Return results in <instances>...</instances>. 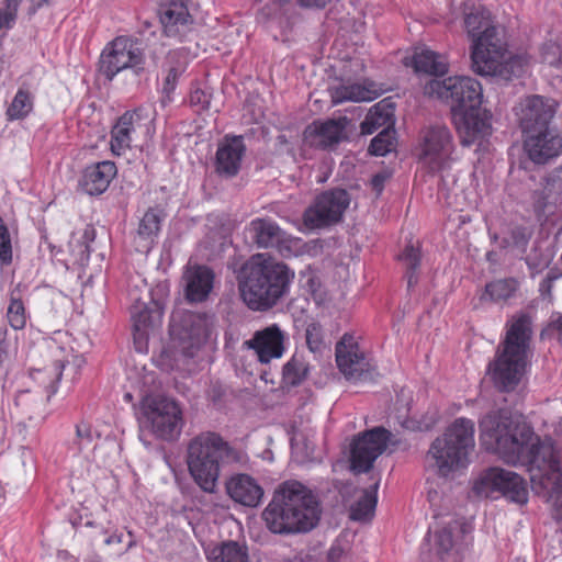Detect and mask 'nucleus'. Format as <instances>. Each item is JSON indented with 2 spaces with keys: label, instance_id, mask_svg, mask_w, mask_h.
<instances>
[{
  "label": "nucleus",
  "instance_id": "obj_1",
  "mask_svg": "<svg viewBox=\"0 0 562 562\" xmlns=\"http://www.w3.org/2000/svg\"><path fill=\"white\" fill-rule=\"evenodd\" d=\"M479 427L482 445L504 462L526 467L535 492L551 503L562 520V467L553 440L540 439L507 409L486 414Z\"/></svg>",
  "mask_w": 562,
  "mask_h": 562
},
{
  "label": "nucleus",
  "instance_id": "obj_51",
  "mask_svg": "<svg viewBox=\"0 0 562 562\" xmlns=\"http://www.w3.org/2000/svg\"><path fill=\"white\" fill-rule=\"evenodd\" d=\"M289 0H265V5L261 8V14L271 18L277 15L284 3Z\"/></svg>",
  "mask_w": 562,
  "mask_h": 562
},
{
  "label": "nucleus",
  "instance_id": "obj_57",
  "mask_svg": "<svg viewBox=\"0 0 562 562\" xmlns=\"http://www.w3.org/2000/svg\"><path fill=\"white\" fill-rule=\"evenodd\" d=\"M13 14L14 13L8 9L5 11L0 10V29L9 24V22L13 19Z\"/></svg>",
  "mask_w": 562,
  "mask_h": 562
},
{
  "label": "nucleus",
  "instance_id": "obj_25",
  "mask_svg": "<svg viewBox=\"0 0 562 562\" xmlns=\"http://www.w3.org/2000/svg\"><path fill=\"white\" fill-rule=\"evenodd\" d=\"M187 322L192 326L190 331L184 329L183 331L177 333L175 326H172L171 335H178V342L173 338V347L179 349V352L183 357L191 358L203 345L209 334L205 321L202 317L189 314Z\"/></svg>",
  "mask_w": 562,
  "mask_h": 562
},
{
  "label": "nucleus",
  "instance_id": "obj_9",
  "mask_svg": "<svg viewBox=\"0 0 562 562\" xmlns=\"http://www.w3.org/2000/svg\"><path fill=\"white\" fill-rule=\"evenodd\" d=\"M473 492L481 497H504L510 503L525 505L528 502V486L522 476L498 467L483 471L473 484Z\"/></svg>",
  "mask_w": 562,
  "mask_h": 562
},
{
  "label": "nucleus",
  "instance_id": "obj_43",
  "mask_svg": "<svg viewBox=\"0 0 562 562\" xmlns=\"http://www.w3.org/2000/svg\"><path fill=\"white\" fill-rule=\"evenodd\" d=\"M7 317L10 326L13 329L18 330L25 327L26 313L21 300L11 297L10 304L8 306Z\"/></svg>",
  "mask_w": 562,
  "mask_h": 562
},
{
  "label": "nucleus",
  "instance_id": "obj_41",
  "mask_svg": "<svg viewBox=\"0 0 562 562\" xmlns=\"http://www.w3.org/2000/svg\"><path fill=\"white\" fill-rule=\"evenodd\" d=\"M395 131L382 130L372 140L369 146V153L374 156H385L391 153L395 147Z\"/></svg>",
  "mask_w": 562,
  "mask_h": 562
},
{
  "label": "nucleus",
  "instance_id": "obj_27",
  "mask_svg": "<svg viewBox=\"0 0 562 562\" xmlns=\"http://www.w3.org/2000/svg\"><path fill=\"white\" fill-rule=\"evenodd\" d=\"M463 14L464 29L471 44L475 43L476 38L499 29L494 24L491 12L480 4L465 2Z\"/></svg>",
  "mask_w": 562,
  "mask_h": 562
},
{
  "label": "nucleus",
  "instance_id": "obj_42",
  "mask_svg": "<svg viewBox=\"0 0 562 562\" xmlns=\"http://www.w3.org/2000/svg\"><path fill=\"white\" fill-rule=\"evenodd\" d=\"M32 108L33 103L30 93L19 90L8 109V115L12 120H19L26 116Z\"/></svg>",
  "mask_w": 562,
  "mask_h": 562
},
{
  "label": "nucleus",
  "instance_id": "obj_62",
  "mask_svg": "<svg viewBox=\"0 0 562 562\" xmlns=\"http://www.w3.org/2000/svg\"><path fill=\"white\" fill-rule=\"evenodd\" d=\"M291 446L293 449H296L299 447V437L296 435L292 437Z\"/></svg>",
  "mask_w": 562,
  "mask_h": 562
},
{
  "label": "nucleus",
  "instance_id": "obj_16",
  "mask_svg": "<svg viewBox=\"0 0 562 562\" xmlns=\"http://www.w3.org/2000/svg\"><path fill=\"white\" fill-rule=\"evenodd\" d=\"M462 146L481 147L493 134L492 115L481 106L452 115Z\"/></svg>",
  "mask_w": 562,
  "mask_h": 562
},
{
  "label": "nucleus",
  "instance_id": "obj_46",
  "mask_svg": "<svg viewBox=\"0 0 562 562\" xmlns=\"http://www.w3.org/2000/svg\"><path fill=\"white\" fill-rule=\"evenodd\" d=\"M0 261L2 265L12 262V245L9 231L0 218Z\"/></svg>",
  "mask_w": 562,
  "mask_h": 562
},
{
  "label": "nucleus",
  "instance_id": "obj_15",
  "mask_svg": "<svg viewBox=\"0 0 562 562\" xmlns=\"http://www.w3.org/2000/svg\"><path fill=\"white\" fill-rule=\"evenodd\" d=\"M390 432L376 427L358 436L351 445L350 465L356 473H364L371 470L374 461L386 449Z\"/></svg>",
  "mask_w": 562,
  "mask_h": 562
},
{
  "label": "nucleus",
  "instance_id": "obj_10",
  "mask_svg": "<svg viewBox=\"0 0 562 562\" xmlns=\"http://www.w3.org/2000/svg\"><path fill=\"white\" fill-rule=\"evenodd\" d=\"M144 424L153 435L166 441L176 440L183 428V412L172 398L148 397L143 403Z\"/></svg>",
  "mask_w": 562,
  "mask_h": 562
},
{
  "label": "nucleus",
  "instance_id": "obj_61",
  "mask_svg": "<svg viewBox=\"0 0 562 562\" xmlns=\"http://www.w3.org/2000/svg\"><path fill=\"white\" fill-rule=\"evenodd\" d=\"M33 5L35 7H42L44 4L50 3L53 0H31Z\"/></svg>",
  "mask_w": 562,
  "mask_h": 562
},
{
  "label": "nucleus",
  "instance_id": "obj_53",
  "mask_svg": "<svg viewBox=\"0 0 562 562\" xmlns=\"http://www.w3.org/2000/svg\"><path fill=\"white\" fill-rule=\"evenodd\" d=\"M190 102L195 105H201L202 108H205L209 105L207 95L204 93V91H202L200 89H195L191 92Z\"/></svg>",
  "mask_w": 562,
  "mask_h": 562
},
{
  "label": "nucleus",
  "instance_id": "obj_37",
  "mask_svg": "<svg viewBox=\"0 0 562 562\" xmlns=\"http://www.w3.org/2000/svg\"><path fill=\"white\" fill-rule=\"evenodd\" d=\"M519 289V281L516 278L494 280L485 285L482 300L493 303H504L514 297Z\"/></svg>",
  "mask_w": 562,
  "mask_h": 562
},
{
  "label": "nucleus",
  "instance_id": "obj_6",
  "mask_svg": "<svg viewBox=\"0 0 562 562\" xmlns=\"http://www.w3.org/2000/svg\"><path fill=\"white\" fill-rule=\"evenodd\" d=\"M473 70L482 76H496L505 80L520 76L529 65L525 55L508 50L503 31L498 29L470 45Z\"/></svg>",
  "mask_w": 562,
  "mask_h": 562
},
{
  "label": "nucleus",
  "instance_id": "obj_31",
  "mask_svg": "<svg viewBox=\"0 0 562 562\" xmlns=\"http://www.w3.org/2000/svg\"><path fill=\"white\" fill-rule=\"evenodd\" d=\"M394 103L389 99H383L375 103L366 115L361 123V133L366 135L373 134L376 130H393L394 125Z\"/></svg>",
  "mask_w": 562,
  "mask_h": 562
},
{
  "label": "nucleus",
  "instance_id": "obj_24",
  "mask_svg": "<svg viewBox=\"0 0 562 562\" xmlns=\"http://www.w3.org/2000/svg\"><path fill=\"white\" fill-rule=\"evenodd\" d=\"M533 209L544 218L562 210V180L559 177L552 175L544 179L542 188L533 194Z\"/></svg>",
  "mask_w": 562,
  "mask_h": 562
},
{
  "label": "nucleus",
  "instance_id": "obj_49",
  "mask_svg": "<svg viewBox=\"0 0 562 562\" xmlns=\"http://www.w3.org/2000/svg\"><path fill=\"white\" fill-rule=\"evenodd\" d=\"M306 344L311 351L316 352L319 351L323 345L321 328L316 324H311L306 328Z\"/></svg>",
  "mask_w": 562,
  "mask_h": 562
},
{
  "label": "nucleus",
  "instance_id": "obj_44",
  "mask_svg": "<svg viewBox=\"0 0 562 562\" xmlns=\"http://www.w3.org/2000/svg\"><path fill=\"white\" fill-rule=\"evenodd\" d=\"M542 63L558 71L562 72V47L555 43H548L541 50Z\"/></svg>",
  "mask_w": 562,
  "mask_h": 562
},
{
  "label": "nucleus",
  "instance_id": "obj_40",
  "mask_svg": "<svg viewBox=\"0 0 562 562\" xmlns=\"http://www.w3.org/2000/svg\"><path fill=\"white\" fill-rule=\"evenodd\" d=\"M400 259L405 263L407 268V286L412 288L417 283V276L415 272L419 267L420 262L419 248L414 246L413 244L407 245L402 255L400 256Z\"/></svg>",
  "mask_w": 562,
  "mask_h": 562
},
{
  "label": "nucleus",
  "instance_id": "obj_11",
  "mask_svg": "<svg viewBox=\"0 0 562 562\" xmlns=\"http://www.w3.org/2000/svg\"><path fill=\"white\" fill-rule=\"evenodd\" d=\"M145 56L137 41L117 36L102 52L100 70L112 80L120 71L132 69L136 75L144 70Z\"/></svg>",
  "mask_w": 562,
  "mask_h": 562
},
{
  "label": "nucleus",
  "instance_id": "obj_59",
  "mask_svg": "<svg viewBox=\"0 0 562 562\" xmlns=\"http://www.w3.org/2000/svg\"><path fill=\"white\" fill-rule=\"evenodd\" d=\"M7 2V9L13 13L18 10L20 0H5Z\"/></svg>",
  "mask_w": 562,
  "mask_h": 562
},
{
  "label": "nucleus",
  "instance_id": "obj_8",
  "mask_svg": "<svg viewBox=\"0 0 562 562\" xmlns=\"http://www.w3.org/2000/svg\"><path fill=\"white\" fill-rule=\"evenodd\" d=\"M425 94L450 101L452 115L481 106L483 91L481 83L471 77L456 76L447 79H431L425 85Z\"/></svg>",
  "mask_w": 562,
  "mask_h": 562
},
{
  "label": "nucleus",
  "instance_id": "obj_60",
  "mask_svg": "<svg viewBox=\"0 0 562 562\" xmlns=\"http://www.w3.org/2000/svg\"><path fill=\"white\" fill-rule=\"evenodd\" d=\"M555 329L562 335V315L553 323Z\"/></svg>",
  "mask_w": 562,
  "mask_h": 562
},
{
  "label": "nucleus",
  "instance_id": "obj_32",
  "mask_svg": "<svg viewBox=\"0 0 562 562\" xmlns=\"http://www.w3.org/2000/svg\"><path fill=\"white\" fill-rule=\"evenodd\" d=\"M187 297L191 302L204 301L213 288V272L202 266L189 269L186 273Z\"/></svg>",
  "mask_w": 562,
  "mask_h": 562
},
{
  "label": "nucleus",
  "instance_id": "obj_38",
  "mask_svg": "<svg viewBox=\"0 0 562 562\" xmlns=\"http://www.w3.org/2000/svg\"><path fill=\"white\" fill-rule=\"evenodd\" d=\"M378 483L370 490H366L360 499L351 507L350 518L352 520L364 521L372 517L376 506Z\"/></svg>",
  "mask_w": 562,
  "mask_h": 562
},
{
  "label": "nucleus",
  "instance_id": "obj_50",
  "mask_svg": "<svg viewBox=\"0 0 562 562\" xmlns=\"http://www.w3.org/2000/svg\"><path fill=\"white\" fill-rule=\"evenodd\" d=\"M184 70V65L183 64H179L177 67H170L169 70H168V74L165 78V82H164V88H162V91L165 93H170L171 91H173L175 87H176V83H177V80H178V77L180 76V74Z\"/></svg>",
  "mask_w": 562,
  "mask_h": 562
},
{
  "label": "nucleus",
  "instance_id": "obj_26",
  "mask_svg": "<svg viewBox=\"0 0 562 562\" xmlns=\"http://www.w3.org/2000/svg\"><path fill=\"white\" fill-rule=\"evenodd\" d=\"M134 344L138 351L146 350L149 334L161 325L162 313L156 308L136 305L132 313Z\"/></svg>",
  "mask_w": 562,
  "mask_h": 562
},
{
  "label": "nucleus",
  "instance_id": "obj_55",
  "mask_svg": "<svg viewBox=\"0 0 562 562\" xmlns=\"http://www.w3.org/2000/svg\"><path fill=\"white\" fill-rule=\"evenodd\" d=\"M76 434H77L78 438H80L82 440L91 441V431H90V427L87 424L77 425Z\"/></svg>",
  "mask_w": 562,
  "mask_h": 562
},
{
  "label": "nucleus",
  "instance_id": "obj_33",
  "mask_svg": "<svg viewBox=\"0 0 562 562\" xmlns=\"http://www.w3.org/2000/svg\"><path fill=\"white\" fill-rule=\"evenodd\" d=\"M204 554L207 562H249L247 547L233 540L209 544Z\"/></svg>",
  "mask_w": 562,
  "mask_h": 562
},
{
  "label": "nucleus",
  "instance_id": "obj_21",
  "mask_svg": "<svg viewBox=\"0 0 562 562\" xmlns=\"http://www.w3.org/2000/svg\"><path fill=\"white\" fill-rule=\"evenodd\" d=\"M525 150L536 164H546L562 151V137L553 127L526 134Z\"/></svg>",
  "mask_w": 562,
  "mask_h": 562
},
{
  "label": "nucleus",
  "instance_id": "obj_2",
  "mask_svg": "<svg viewBox=\"0 0 562 562\" xmlns=\"http://www.w3.org/2000/svg\"><path fill=\"white\" fill-rule=\"evenodd\" d=\"M267 528L273 533L289 535L313 529L319 519V508L313 493L297 481H286L262 513Z\"/></svg>",
  "mask_w": 562,
  "mask_h": 562
},
{
  "label": "nucleus",
  "instance_id": "obj_22",
  "mask_svg": "<svg viewBox=\"0 0 562 562\" xmlns=\"http://www.w3.org/2000/svg\"><path fill=\"white\" fill-rule=\"evenodd\" d=\"M246 147L240 136H226L220 142L215 157V170L224 177L238 173Z\"/></svg>",
  "mask_w": 562,
  "mask_h": 562
},
{
  "label": "nucleus",
  "instance_id": "obj_36",
  "mask_svg": "<svg viewBox=\"0 0 562 562\" xmlns=\"http://www.w3.org/2000/svg\"><path fill=\"white\" fill-rule=\"evenodd\" d=\"M334 103H342L346 101L368 102L379 97L378 90L372 86H363L360 83L340 85L330 90Z\"/></svg>",
  "mask_w": 562,
  "mask_h": 562
},
{
  "label": "nucleus",
  "instance_id": "obj_52",
  "mask_svg": "<svg viewBox=\"0 0 562 562\" xmlns=\"http://www.w3.org/2000/svg\"><path fill=\"white\" fill-rule=\"evenodd\" d=\"M158 364L162 368V370H172L176 367V359H172V351L169 349L164 350L159 358H158Z\"/></svg>",
  "mask_w": 562,
  "mask_h": 562
},
{
  "label": "nucleus",
  "instance_id": "obj_3",
  "mask_svg": "<svg viewBox=\"0 0 562 562\" xmlns=\"http://www.w3.org/2000/svg\"><path fill=\"white\" fill-rule=\"evenodd\" d=\"M294 272L284 263L258 254L241 267L238 288L243 301L254 311H266L286 293Z\"/></svg>",
  "mask_w": 562,
  "mask_h": 562
},
{
  "label": "nucleus",
  "instance_id": "obj_14",
  "mask_svg": "<svg viewBox=\"0 0 562 562\" xmlns=\"http://www.w3.org/2000/svg\"><path fill=\"white\" fill-rule=\"evenodd\" d=\"M346 190L336 189L322 193L304 212V224L308 228H321L339 222L349 206Z\"/></svg>",
  "mask_w": 562,
  "mask_h": 562
},
{
  "label": "nucleus",
  "instance_id": "obj_18",
  "mask_svg": "<svg viewBox=\"0 0 562 562\" xmlns=\"http://www.w3.org/2000/svg\"><path fill=\"white\" fill-rule=\"evenodd\" d=\"M555 108L557 103L552 99H544L540 95L526 98L519 104V112H517L524 134L551 128L550 122L554 116Z\"/></svg>",
  "mask_w": 562,
  "mask_h": 562
},
{
  "label": "nucleus",
  "instance_id": "obj_7",
  "mask_svg": "<svg viewBox=\"0 0 562 562\" xmlns=\"http://www.w3.org/2000/svg\"><path fill=\"white\" fill-rule=\"evenodd\" d=\"M474 446V423L460 417L431 443L428 457L434 460L439 474L447 476L469 465Z\"/></svg>",
  "mask_w": 562,
  "mask_h": 562
},
{
  "label": "nucleus",
  "instance_id": "obj_35",
  "mask_svg": "<svg viewBox=\"0 0 562 562\" xmlns=\"http://www.w3.org/2000/svg\"><path fill=\"white\" fill-rule=\"evenodd\" d=\"M413 67L416 72L442 76L448 71V60L445 55L422 47L415 49Z\"/></svg>",
  "mask_w": 562,
  "mask_h": 562
},
{
  "label": "nucleus",
  "instance_id": "obj_34",
  "mask_svg": "<svg viewBox=\"0 0 562 562\" xmlns=\"http://www.w3.org/2000/svg\"><path fill=\"white\" fill-rule=\"evenodd\" d=\"M135 119H139L137 111L124 113L113 126L111 132V150L114 155H122L130 148Z\"/></svg>",
  "mask_w": 562,
  "mask_h": 562
},
{
  "label": "nucleus",
  "instance_id": "obj_56",
  "mask_svg": "<svg viewBox=\"0 0 562 562\" xmlns=\"http://www.w3.org/2000/svg\"><path fill=\"white\" fill-rule=\"evenodd\" d=\"M330 0H299L303 7L324 8Z\"/></svg>",
  "mask_w": 562,
  "mask_h": 562
},
{
  "label": "nucleus",
  "instance_id": "obj_63",
  "mask_svg": "<svg viewBox=\"0 0 562 562\" xmlns=\"http://www.w3.org/2000/svg\"><path fill=\"white\" fill-rule=\"evenodd\" d=\"M434 424H435V420H432L431 423L426 424V425H424V426H419L418 428H419V429H428V428H430Z\"/></svg>",
  "mask_w": 562,
  "mask_h": 562
},
{
  "label": "nucleus",
  "instance_id": "obj_4",
  "mask_svg": "<svg viewBox=\"0 0 562 562\" xmlns=\"http://www.w3.org/2000/svg\"><path fill=\"white\" fill-rule=\"evenodd\" d=\"M531 318L517 313L506 323V336L495 359L488 366L494 384L502 391H512L520 382L530 358Z\"/></svg>",
  "mask_w": 562,
  "mask_h": 562
},
{
  "label": "nucleus",
  "instance_id": "obj_12",
  "mask_svg": "<svg viewBox=\"0 0 562 562\" xmlns=\"http://www.w3.org/2000/svg\"><path fill=\"white\" fill-rule=\"evenodd\" d=\"M454 151L453 136L443 125L431 126L424 132L419 162L430 172H440L450 167Z\"/></svg>",
  "mask_w": 562,
  "mask_h": 562
},
{
  "label": "nucleus",
  "instance_id": "obj_30",
  "mask_svg": "<svg viewBox=\"0 0 562 562\" xmlns=\"http://www.w3.org/2000/svg\"><path fill=\"white\" fill-rule=\"evenodd\" d=\"M116 175V167L112 161H100L88 166L82 173L80 186L82 190L90 194L103 193L114 176Z\"/></svg>",
  "mask_w": 562,
  "mask_h": 562
},
{
  "label": "nucleus",
  "instance_id": "obj_29",
  "mask_svg": "<svg viewBox=\"0 0 562 562\" xmlns=\"http://www.w3.org/2000/svg\"><path fill=\"white\" fill-rule=\"evenodd\" d=\"M160 22L167 36H178L188 30L192 20L182 0H167L160 7Z\"/></svg>",
  "mask_w": 562,
  "mask_h": 562
},
{
  "label": "nucleus",
  "instance_id": "obj_13",
  "mask_svg": "<svg viewBox=\"0 0 562 562\" xmlns=\"http://www.w3.org/2000/svg\"><path fill=\"white\" fill-rule=\"evenodd\" d=\"M246 232L259 248H274L282 257L290 258L301 252L302 239L288 235L272 220L255 218Z\"/></svg>",
  "mask_w": 562,
  "mask_h": 562
},
{
  "label": "nucleus",
  "instance_id": "obj_23",
  "mask_svg": "<svg viewBox=\"0 0 562 562\" xmlns=\"http://www.w3.org/2000/svg\"><path fill=\"white\" fill-rule=\"evenodd\" d=\"M434 528V546L439 554L448 553L458 546L470 527L452 515L439 518Z\"/></svg>",
  "mask_w": 562,
  "mask_h": 562
},
{
  "label": "nucleus",
  "instance_id": "obj_28",
  "mask_svg": "<svg viewBox=\"0 0 562 562\" xmlns=\"http://www.w3.org/2000/svg\"><path fill=\"white\" fill-rule=\"evenodd\" d=\"M229 497L247 507H256L261 502L263 490L258 482L248 474L232 476L226 484Z\"/></svg>",
  "mask_w": 562,
  "mask_h": 562
},
{
  "label": "nucleus",
  "instance_id": "obj_64",
  "mask_svg": "<svg viewBox=\"0 0 562 562\" xmlns=\"http://www.w3.org/2000/svg\"><path fill=\"white\" fill-rule=\"evenodd\" d=\"M178 55H179V53H178V52H172V53H170L169 58H175V57H177Z\"/></svg>",
  "mask_w": 562,
  "mask_h": 562
},
{
  "label": "nucleus",
  "instance_id": "obj_47",
  "mask_svg": "<svg viewBox=\"0 0 562 562\" xmlns=\"http://www.w3.org/2000/svg\"><path fill=\"white\" fill-rule=\"evenodd\" d=\"M562 277V272L557 269V268H552L550 269L544 279L540 282L539 284V292H540V295L543 297V299H547L549 301L552 300V289H553V284L555 281H558L560 278Z\"/></svg>",
  "mask_w": 562,
  "mask_h": 562
},
{
  "label": "nucleus",
  "instance_id": "obj_19",
  "mask_svg": "<svg viewBox=\"0 0 562 562\" xmlns=\"http://www.w3.org/2000/svg\"><path fill=\"white\" fill-rule=\"evenodd\" d=\"M285 334L279 325L272 324L261 330H257L252 338L244 341V347L255 351L261 363H269L279 359L285 351Z\"/></svg>",
  "mask_w": 562,
  "mask_h": 562
},
{
  "label": "nucleus",
  "instance_id": "obj_5",
  "mask_svg": "<svg viewBox=\"0 0 562 562\" xmlns=\"http://www.w3.org/2000/svg\"><path fill=\"white\" fill-rule=\"evenodd\" d=\"M243 453L215 431H202L187 445L189 473L206 493L215 492L222 463L240 462Z\"/></svg>",
  "mask_w": 562,
  "mask_h": 562
},
{
  "label": "nucleus",
  "instance_id": "obj_54",
  "mask_svg": "<svg viewBox=\"0 0 562 562\" xmlns=\"http://www.w3.org/2000/svg\"><path fill=\"white\" fill-rule=\"evenodd\" d=\"M65 360L64 359H57L55 361V364H54V380L50 382V386L55 387V384L57 385V383L59 382L60 378H61V374H63V370L65 368Z\"/></svg>",
  "mask_w": 562,
  "mask_h": 562
},
{
  "label": "nucleus",
  "instance_id": "obj_39",
  "mask_svg": "<svg viewBox=\"0 0 562 562\" xmlns=\"http://www.w3.org/2000/svg\"><path fill=\"white\" fill-rule=\"evenodd\" d=\"M161 220L162 216L160 211L149 209L140 220L137 229L138 236L148 243H153L154 237L157 236L160 229Z\"/></svg>",
  "mask_w": 562,
  "mask_h": 562
},
{
  "label": "nucleus",
  "instance_id": "obj_45",
  "mask_svg": "<svg viewBox=\"0 0 562 562\" xmlns=\"http://www.w3.org/2000/svg\"><path fill=\"white\" fill-rule=\"evenodd\" d=\"M306 374L304 363L296 359H291L283 367V379L288 384H299Z\"/></svg>",
  "mask_w": 562,
  "mask_h": 562
},
{
  "label": "nucleus",
  "instance_id": "obj_58",
  "mask_svg": "<svg viewBox=\"0 0 562 562\" xmlns=\"http://www.w3.org/2000/svg\"><path fill=\"white\" fill-rule=\"evenodd\" d=\"M384 180H385V177L382 176V175H375L373 178H372V186L375 190L378 191H381L382 188H383V183H384Z\"/></svg>",
  "mask_w": 562,
  "mask_h": 562
},
{
  "label": "nucleus",
  "instance_id": "obj_17",
  "mask_svg": "<svg viewBox=\"0 0 562 562\" xmlns=\"http://www.w3.org/2000/svg\"><path fill=\"white\" fill-rule=\"evenodd\" d=\"M336 362L340 372L349 380H364L371 366L353 335L345 334L336 345Z\"/></svg>",
  "mask_w": 562,
  "mask_h": 562
},
{
  "label": "nucleus",
  "instance_id": "obj_20",
  "mask_svg": "<svg viewBox=\"0 0 562 562\" xmlns=\"http://www.w3.org/2000/svg\"><path fill=\"white\" fill-rule=\"evenodd\" d=\"M347 117L315 121L310 124L303 133L304 144L310 147L322 149L331 148L347 137Z\"/></svg>",
  "mask_w": 562,
  "mask_h": 562
},
{
  "label": "nucleus",
  "instance_id": "obj_48",
  "mask_svg": "<svg viewBox=\"0 0 562 562\" xmlns=\"http://www.w3.org/2000/svg\"><path fill=\"white\" fill-rule=\"evenodd\" d=\"M350 550L346 538L339 537L328 550L327 558L330 562H339Z\"/></svg>",
  "mask_w": 562,
  "mask_h": 562
}]
</instances>
